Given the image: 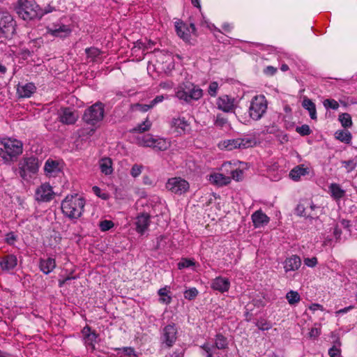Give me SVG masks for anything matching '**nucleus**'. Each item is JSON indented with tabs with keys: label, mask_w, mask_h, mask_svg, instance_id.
Wrapping results in <instances>:
<instances>
[{
	"label": "nucleus",
	"mask_w": 357,
	"mask_h": 357,
	"mask_svg": "<svg viewBox=\"0 0 357 357\" xmlns=\"http://www.w3.org/2000/svg\"><path fill=\"white\" fill-rule=\"evenodd\" d=\"M84 199L78 195H68L61 202L63 213L70 219H77L82 215Z\"/></svg>",
	"instance_id": "obj_1"
},
{
	"label": "nucleus",
	"mask_w": 357,
	"mask_h": 357,
	"mask_svg": "<svg viewBox=\"0 0 357 357\" xmlns=\"http://www.w3.org/2000/svg\"><path fill=\"white\" fill-rule=\"evenodd\" d=\"M16 12L24 20L40 19L44 15V12L38 5L28 0H19Z\"/></svg>",
	"instance_id": "obj_2"
},
{
	"label": "nucleus",
	"mask_w": 357,
	"mask_h": 357,
	"mask_svg": "<svg viewBox=\"0 0 357 357\" xmlns=\"http://www.w3.org/2000/svg\"><path fill=\"white\" fill-rule=\"evenodd\" d=\"M39 167V160L35 156L24 157L18 163V169L13 167L15 172H17L20 176L27 180L31 174H36Z\"/></svg>",
	"instance_id": "obj_3"
},
{
	"label": "nucleus",
	"mask_w": 357,
	"mask_h": 357,
	"mask_svg": "<svg viewBox=\"0 0 357 357\" xmlns=\"http://www.w3.org/2000/svg\"><path fill=\"white\" fill-rule=\"evenodd\" d=\"M203 95L202 90L191 82H186L181 85L176 93V96L186 102L191 100H197Z\"/></svg>",
	"instance_id": "obj_4"
},
{
	"label": "nucleus",
	"mask_w": 357,
	"mask_h": 357,
	"mask_svg": "<svg viewBox=\"0 0 357 357\" xmlns=\"http://www.w3.org/2000/svg\"><path fill=\"white\" fill-rule=\"evenodd\" d=\"M267 109V100L264 96H255L250 102L249 115L253 120H259Z\"/></svg>",
	"instance_id": "obj_5"
},
{
	"label": "nucleus",
	"mask_w": 357,
	"mask_h": 357,
	"mask_svg": "<svg viewBox=\"0 0 357 357\" xmlns=\"http://www.w3.org/2000/svg\"><path fill=\"white\" fill-rule=\"evenodd\" d=\"M104 105L96 102L86 109L83 115V120L87 123L95 126L101 121L104 117Z\"/></svg>",
	"instance_id": "obj_6"
},
{
	"label": "nucleus",
	"mask_w": 357,
	"mask_h": 357,
	"mask_svg": "<svg viewBox=\"0 0 357 357\" xmlns=\"http://www.w3.org/2000/svg\"><path fill=\"white\" fill-rule=\"evenodd\" d=\"M165 186L169 191L178 195L187 192L190 189L189 183L181 177L169 178Z\"/></svg>",
	"instance_id": "obj_7"
},
{
	"label": "nucleus",
	"mask_w": 357,
	"mask_h": 357,
	"mask_svg": "<svg viewBox=\"0 0 357 357\" xmlns=\"http://www.w3.org/2000/svg\"><path fill=\"white\" fill-rule=\"evenodd\" d=\"M15 22L8 13H0V37L11 38L15 33Z\"/></svg>",
	"instance_id": "obj_8"
},
{
	"label": "nucleus",
	"mask_w": 357,
	"mask_h": 357,
	"mask_svg": "<svg viewBox=\"0 0 357 357\" xmlns=\"http://www.w3.org/2000/svg\"><path fill=\"white\" fill-rule=\"evenodd\" d=\"M178 329L174 323L165 326L162 331L160 341L166 347H172L177 340Z\"/></svg>",
	"instance_id": "obj_9"
},
{
	"label": "nucleus",
	"mask_w": 357,
	"mask_h": 357,
	"mask_svg": "<svg viewBox=\"0 0 357 357\" xmlns=\"http://www.w3.org/2000/svg\"><path fill=\"white\" fill-rule=\"evenodd\" d=\"M1 144L4 147L6 153L12 157H15L17 158L22 153L23 144L19 140L4 139L3 141H1Z\"/></svg>",
	"instance_id": "obj_10"
},
{
	"label": "nucleus",
	"mask_w": 357,
	"mask_h": 357,
	"mask_svg": "<svg viewBox=\"0 0 357 357\" xmlns=\"http://www.w3.org/2000/svg\"><path fill=\"white\" fill-rule=\"evenodd\" d=\"M253 144L254 141L248 138L228 139L223 143L225 147L229 151L236 148L246 149L252 146Z\"/></svg>",
	"instance_id": "obj_11"
},
{
	"label": "nucleus",
	"mask_w": 357,
	"mask_h": 357,
	"mask_svg": "<svg viewBox=\"0 0 357 357\" xmlns=\"http://www.w3.org/2000/svg\"><path fill=\"white\" fill-rule=\"evenodd\" d=\"M150 215L147 213H141L135 218V225L136 226V231L141 234H143L148 229L151 220Z\"/></svg>",
	"instance_id": "obj_12"
},
{
	"label": "nucleus",
	"mask_w": 357,
	"mask_h": 357,
	"mask_svg": "<svg viewBox=\"0 0 357 357\" xmlns=\"http://www.w3.org/2000/svg\"><path fill=\"white\" fill-rule=\"evenodd\" d=\"M36 196L38 201H50L53 196V191L51 185L47 183L41 185V186L36 191Z\"/></svg>",
	"instance_id": "obj_13"
},
{
	"label": "nucleus",
	"mask_w": 357,
	"mask_h": 357,
	"mask_svg": "<svg viewBox=\"0 0 357 357\" xmlns=\"http://www.w3.org/2000/svg\"><path fill=\"white\" fill-rule=\"evenodd\" d=\"M59 119L64 124H74L77 119V115L70 108H63L61 109Z\"/></svg>",
	"instance_id": "obj_14"
},
{
	"label": "nucleus",
	"mask_w": 357,
	"mask_h": 357,
	"mask_svg": "<svg viewBox=\"0 0 357 357\" xmlns=\"http://www.w3.org/2000/svg\"><path fill=\"white\" fill-rule=\"evenodd\" d=\"M36 88L33 83L18 84L17 93L20 98H29L35 93Z\"/></svg>",
	"instance_id": "obj_15"
},
{
	"label": "nucleus",
	"mask_w": 357,
	"mask_h": 357,
	"mask_svg": "<svg viewBox=\"0 0 357 357\" xmlns=\"http://www.w3.org/2000/svg\"><path fill=\"white\" fill-rule=\"evenodd\" d=\"M230 287L229 280L227 278L217 277L215 278L211 284V287L220 292H225L227 291Z\"/></svg>",
	"instance_id": "obj_16"
},
{
	"label": "nucleus",
	"mask_w": 357,
	"mask_h": 357,
	"mask_svg": "<svg viewBox=\"0 0 357 357\" xmlns=\"http://www.w3.org/2000/svg\"><path fill=\"white\" fill-rule=\"evenodd\" d=\"M171 126L174 129L175 132L181 135L185 132L186 128L189 126V123L184 117H176L172 119Z\"/></svg>",
	"instance_id": "obj_17"
},
{
	"label": "nucleus",
	"mask_w": 357,
	"mask_h": 357,
	"mask_svg": "<svg viewBox=\"0 0 357 357\" xmlns=\"http://www.w3.org/2000/svg\"><path fill=\"white\" fill-rule=\"evenodd\" d=\"M317 206L314 204H311L309 208L305 207V206L302 204H299L297 205L296 208V213L297 215L303 216L309 218H314L317 215V213H312Z\"/></svg>",
	"instance_id": "obj_18"
},
{
	"label": "nucleus",
	"mask_w": 357,
	"mask_h": 357,
	"mask_svg": "<svg viewBox=\"0 0 357 357\" xmlns=\"http://www.w3.org/2000/svg\"><path fill=\"white\" fill-rule=\"evenodd\" d=\"M44 170L47 176H55L61 172L59 162L56 160H47L45 162Z\"/></svg>",
	"instance_id": "obj_19"
},
{
	"label": "nucleus",
	"mask_w": 357,
	"mask_h": 357,
	"mask_svg": "<svg viewBox=\"0 0 357 357\" xmlns=\"http://www.w3.org/2000/svg\"><path fill=\"white\" fill-rule=\"evenodd\" d=\"M47 32L54 36L64 38L70 34V29L64 24L60 26L54 25L52 28H47Z\"/></svg>",
	"instance_id": "obj_20"
},
{
	"label": "nucleus",
	"mask_w": 357,
	"mask_h": 357,
	"mask_svg": "<svg viewBox=\"0 0 357 357\" xmlns=\"http://www.w3.org/2000/svg\"><path fill=\"white\" fill-rule=\"evenodd\" d=\"M301 265V260L297 255H292L284 261V270L286 272L298 270Z\"/></svg>",
	"instance_id": "obj_21"
},
{
	"label": "nucleus",
	"mask_w": 357,
	"mask_h": 357,
	"mask_svg": "<svg viewBox=\"0 0 357 357\" xmlns=\"http://www.w3.org/2000/svg\"><path fill=\"white\" fill-rule=\"evenodd\" d=\"M17 257L13 255H6L0 261V266L3 271L12 270L17 266Z\"/></svg>",
	"instance_id": "obj_22"
},
{
	"label": "nucleus",
	"mask_w": 357,
	"mask_h": 357,
	"mask_svg": "<svg viewBox=\"0 0 357 357\" xmlns=\"http://www.w3.org/2000/svg\"><path fill=\"white\" fill-rule=\"evenodd\" d=\"M175 28L177 35L185 42H189L190 33L189 28L183 22L179 21L175 23Z\"/></svg>",
	"instance_id": "obj_23"
},
{
	"label": "nucleus",
	"mask_w": 357,
	"mask_h": 357,
	"mask_svg": "<svg viewBox=\"0 0 357 357\" xmlns=\"http://www.w3.org/2000/svg\"><path fill=\"white\" fill-rule=\"evenodd\" d=\"M217 107L223 112H229L234 107L233 100L228 96H223L217 100Z\"/></svg>",
	"instance_id": "obj_24"
},
{
	"label": "nucleus",
	"mask_w": 357,
	"mask_h": 357,
	"mask_svg": "<svg viewBox=\"0 0 357 357\" xmlns=\"http://www.w3.org/2000/svg\"><path fill=\"white\" fill-rule=\"evenodd\" d=\"M252 220L255 227H261L269 222V218L261 211L255 212L252 215Z\"/></svg>",
	"instance_id": "obj_25"
},
{
	"label": "nucleus",
	"mask_w": 357,
	"mask_h": 357,
	"mask_svg": "<svg viewBox=\"0 0 357 357\" xmlns=\"http://www.w3.org/2000/svg\"><path fill=\"white\" fill-rule=\"evenodd\" d=\"M56 266L55 260L52 258H47L46 259H40V268L45 274H48L52 272Z\"/></svg>",
	"instance_id": "obj_26"
},
{
	"label": "nucleus",
	"mask_w": 357,
	"mask_h": 357,
	"mask_svg": "<svg viewBox=\"0 0 357 357\" xmlns=\"http://www.w3.org/2000/svg\"><path fill=\"white\" fill-rule=\"evenodd\" d=\"M231 180V178L230 176H227L220 173H216L211 176V182L218 185H226L230 183Z\"/></svg>",
	"instance_id": "obj_27"
},
{
	"label": "nucleus",
	"mask_w": 357,
	"mask_h": 357,
	"mask_svg": "<svg viewBox=\"0 0 357 357\" xmlns=\"http://www.w3.org/2000/svg\"><path fill=\"white\" fill-rule=\"evenodd\" d=\"M302 106L304 109L309 112L310 116L312 119L316 120L317 110L315 104L309 98H305L302 102Z\"/></svg>",
	"instance_id": "obj_28"
},
{
	"label": "nucleus",
	"mask_w": 357,
	"mask_h": 357,
	"mask_svg": "<svg viewBox=\"0 0 357 357\" xmlns=\"http://www.w3.org/2000/svg\"><path fill=\"white\" fill-rule=\"evenodd\" d=\"M137 144L143 147L153 148L154 137L151 135H143L137 137Z\"/></svg>",
	"instance_id": "obj_29"
},
{
	"label": "nucleus",
	"mask_w": 357,
	"mask_h": 357,
	"mask_svg": "<svg viewBox=\"0 0 357 357\" xmlns=\"http://www.w3.org/2000/svg\"><path fill=\"white\" fill-rule=\"evenodd\" d=\"M99 165L102 173L105 174V175H109L112 173V162L110 158H102L99 162Z\"/></svg>",
	"instance_id": "obj_30"
},
{
	"label": "nucleus",
	"mask_w": 357,
	"mask_h": 357,
	"mask_svg": "<svg viewBox=\"0 0 357 357\" xmlns=\"http://www.w3.org/2000/svg\"><path fill=\"white\" fill-rule=\"evenodd\" d=\"M307 173V169L303 167V165H298L290 171L289 176L294 181H298L301 176H304Z\"/></svg>",
	"instance_id": "obj_31"
},
{
	"label": "nucleus",
	"mask_w": 357,
	"mask_h": 357,
	"mask_svg": "<svg viewBox=\"0 0 357 357\" xmlns=\"http://www.w3.org/2000/svg\"><path fill=\"white\" fill-rule=\"evenodd\" d=\"M329 190L331 196L335 199H340L345 195V191L337 183H331L329 186Z\"/></svg>",
	"instance_id": "obj_32"
},
{
	"label": "nucleus",
	"mask_w": 357,
	"mask_h": 357,
	"mask_svg": "<svg viewBox=\"0 0 357 357\" xmlns=\"http://www.w3.org/2000/svg\"><path fill=\"white\" fill-rule=\"evenodd\" d=\"M335 137L345 144H349L351 141V134L348 130H339L335 132Z\"/></svg>",
	"instance_id": "obj_33"
},
{
	"label": "nucleus",
	"mask_w": 357,
	"mask_h": 357,
	"mask_svg": "<svg viewBox=\"0 0 357 357\" xmlns=\"http://www.w3.org/2000/svg\"><path fill=\"white\" fill-rule=\"evenodd\" d=\"M169 146V142L163 138H154L153 140V149H156L158 151H165Z\"/></svg>",
	"instance_id": "obj_34"
},
{
	"label": "nucleus",
	"mask_w": 357,
	"mask_h": 357,
	"mask_svg": "<svg viewBox=\"0 0 357 357\" xmlns=\"http://www.w3.org/2000/svg\"><path fill=\"white\" fill-rule=\"evenodd\" d=\"M215 348L218 349H225L227 348L228 342L227 338L222 334H218L215 338Z\"/></svg>",
	"instance_id": "obj_35"
},
{
	"label": "nucleus",
	"mask_w": 357,
	"mask_h": 357,
	"mask_svg": "<svg viewBox=\"0 0 357 357\" xmlns=\"http://www.w3.org/2000/svg\"><path fill=\"white\" fill-rule=\"evenodd\" d=\"M286 298L287 299L289 305H294L300 301L301 296L297 291L290 290L286 294Z\"/></svg>",
	"instance_id": "obj_36"
},
{
	"label": "nucleus",
	"mask_w": 357,
	"mask_h": 357,
	"mask_svg": "<svg viewBox=\"0 0 357 357\" xmlns=\"http://www.w3.org/2000/svg\"><path fill=\"white\" fill-rule=\"evenodd\" d=\"M338 119L342 127L344 128H350L352 126L351 116L348 113H342L340 114Z\"/></svg>",
	"instance_id": "obj_37"
},
{
	"label": "nucleus",
	"mask_w": 357,
	"mask_h": 357,
	"mask_svg": "<svg viewBox=\"0 0 357 357\" xmlns=\"http://www.w3.org/2000/svg\"><path fill=\"white\" fill-rule=\"evenodd\" d=\"M119 354H121V357H137L135 349L132 347H123L122 349H119Z\"/></svg>",
	"instance_id": "obj_38"
},
{
	"label": "nucleus",
	"mask_w": 357,
	"mask_h": 357,
	"mask_svg": "<svg viewBox=\"0 0 357 357\" xmlns=\"http://www.w3.org/2000/svg\"><path fill=\"white\" fill-rule=\"evenodd\" d=\"M97 334L95 332L89 333L85 337V344L87 347H89L91 349H95L94 342L96 341Z\"/></svg>",
	"instance_id": "obj_39"
},
{
	"label": "nucleus",
	"mask_w": 357,
	"mask_h": 357,
	"mask_svg": "<svg viewBox=\"0 0 357 357\" xmlns=\"http://www.w3.org/2000/svg\"><path fill=\"white\" fill-rule=\"evenodd\" d=\"M158 294L160 296V301L165 304L171 303L172 298L167 295V290L166 288H161L158 291Z\"/></svg>",
	"instance_id": "obj_40"
},
{
	"label": "nucleus",
	"mask_w": 357,
	"mask_h": 357,
	"mask_svg": "<svg viewBox=\"0 0 357 357\" xmlns=\"http://www.w3.org/2000/svg\"><path fill=\"white\" fill-rule=\"evenodd\" d=\"M255 325L261 331H268L272 327L271 324L264 319H260L257 320L255 323Z\"/></svg>",
	"instance_id": "obj_41"
},
{
	"label": "nucleus",
	"mask_w": 357,
	"mask_h": 357,
	"mask_svg": "<svg viewBox=\"0 0 357 357\" xmlns=\"http://www.w3.org/2000/svg\"><path fill=\"white\" fill-rule=\"evenodd\" d=\"M151 126V123L149 120H146L142 123L139 124L137 127L134 128L135 131H138L139 132H144L150 129Z\"/></svg>",
	"instance_id": "obj_42"
},
{
	"label": "nucleus",
	"mask_w": 357,
	"mask_h": 357,
	"mask_svg": "<svg viewBox=\"0 0 357 357\" xmlns=\"http://www.w3.org/2000/svg\"><path fill=\"white\" fill-rule=\"evenodd\" d=\"M324 106L326 109H337L339 108L338 102L334 99H326L324 101Z\"/></svg>",
	"instance_id": "obj_43"
},
{
	"label": "nucleus",
	"mask_w": 357,
	"mask_h": 357,
	"mask_svg": "<svg viewBox=\"0 0 357 357\" xmlns=\"http://www.w3.org/2000/svg\"><path fill=\"white\" fill-rule=\"evenodd\" d=\"M198 294V291L195 287L190 288L184 292V297L188 300H193Z\"/></svg>",
	"instance_id": "obj_44"
},
{
	"label": "nucleus",
	"mask_w": 357,
	"mask_h": 357,
	"mask_svg": "<svg viewBox=\"0 0 357 357\" xmlns=\"http://www.w3.org/2000/svg\"><path fill=\"white\" fill-rule=\"evenodd\" d=\"M296 131L302 136L309 135L312 132L310 126L306 124L296 127Z\"/></svg>",
	"instance_id": "obj_45"
},
{
	"label": "nucleus",
	"mask_w": 357,
	"mask_h": 357,
	"mask_svg": "<svg viewBox=\"0 0 357 357\" xmlns=\"http://www.w3.org/2000/svg\"><path fill=\"white\" fill-rule=\"evenodd\" d=\"M347 172L353 171L356 166V162L354 160H345L342 162Z\"/></svg>",
	"instance_id": "obj_46"
},
{
	"label": "nucleus",
	"mask_w": 357,
	"mask_h": 357,
	"mask_svg": "<svg viewBox=\"0 0 357 357\" xmlns=\"http://www.w3.org/2000/svg\"><path fill=\"white\" fill-rule=\"evenodd\" d=\"M99 227L101 231H105L112 228L114 227V223L111 220H105L100 222Z\"/></svg>",
	"instance_id": "obj_47"
},
{
	"label": "nucleus",
	"mask_w": 357,
	"mask_h": 357,
	"mask_svg": "<svg viewBox=\"0 0 357 357\" xmlns=\"http://www.w3.org/2000/svg\"><path fill=\"white\" fill-rule=\"evenodd\" d=\"M85 52L87 54V56L91 57L92 59L97 57L100 54V51L96 47L86 48Z\"/></svg>",
	"instance_id": "obj_48"
},
{
	"label": "nucleus",
	"mask_w": 357,
	"mask_h": 357,
	"mask_svg": "<svg viewBox=\"0 0 357 357\" xmlns=\"http://www.w3.org/2000/svg\"><path fill=\"white\" fill-rule=\"evenodd\" d=\"M201 348L204 351V355L206 356V357H213V349L214 348L213 346H211L209 344L206 343L201 346Z\"/></svg>",
	"instance_id": "obj_49"
},
{
	"label": "nucleus",
	"mask_w": 357,
	"mask_h": 357,
	"mask_svg": "<svg viewBox=\"0 0 357 357\" xmlns=\"http://www.w3.org/2000/svg\"><path fill=\"white\" fill-rule=\"evenodd\" d=\"M143 169V166L141 165L135 164L134 165L130 170V174L132 177H137L141 173Z\"/></svg>",
	"instance_id": "obj_50"
},
{
	"label": "nucleus",
	"mask_w": 357,
	"mask_h": 357,
	"mask_svg": "<svg viewBox=\"0 0 357 357\" xmlns=\"http://www.w3.org/2000/svg\"><path fill=\"white\" fill-rule=\"evenodd\" d=\"M194 261L188 259H183L178 264V269H183L184 268H188L192 265H194Z\"/></svg>",
	"instance_id": "obj_51"
},
{
	"label": "nucleus",
	"mask_w": 357,
	"mask_h": 357,
	"mask_svg": "<svg viewBox=\"0 0 357 357\" xmlns=\"http://www.w3.org/2000/svg\"><path fill=\"white\" fill-rule=\"evenodd\" d=\"M231 178L235 181H239L242 179L243 172L241 169H236L235 170L231 171Z\"/></svg>",
	"instance_id": "obj_52"
},
{
	"label": "nucleus",
	"mask_w": 357,
	"mask_h": 357,
	"mask_svg": "<svg viewBox=\"0 0 357 357\" xmlns=\"http://www.w3.org/2000/svg\"><path fill=\"white\" fill-rule=\"evenodd\" d=\"M218 84L216 82H213L209 84L208 92L211 96H215Z\"/></svg>",
	"instance_id": "obj_53"
},
{
	"label": "nucleus",
	"mask_w": 357,
	"mask_h": 357,
	"mask_svg": "<svg viewBox=\"0 0 357 357\" xmlns=\"http://www.w3.org/2000/svg\"><path fill=\"white\" fill-rule=\"evenodd\" d=\"M304 264L308 267H314L317 264V258L315 257L305 258L304 259Z\"/></svg>",
	"instance_id": "obj_54"
},
{
	"label": "nucleus",
	"mask_w": 357,
	"mask_h": 357,
	"mask_svg": "<svg viewBox=\"0 0 357 357\" xmlns=\"http://www.w3.org/2000/svg\"><path fill=\"white\" fill-rule=\"evenodd\" d=\"M227 121L226 119L223 118L220 115H218L214 123L216 126L222 128L227 123Z\"/></svg>",
	"instance_id": "obj_55"
},
{
	"label": "nucleus",
	"mask_w": 357,
	"mask_h": 357,
	"mask_svg": "<svg viewBox=\"0 0 357 357\" xmlns=\"http://www.w3.org/2000/svg\"><path fill=\"white\" fill-rule=\"evenodd\" d=\"M328 354L331 357H340L341 354V350L340 348L332 347L328 350Z\"/></svg>",
	"instance_id": "obj_56"
},
{
	"label": "nucleus",
	"mask_w": 357,
	"mask_h": 357,
	"mask_svg": "<svg viewBox=\"0 0 357 357\" xmlns=\"http://www.w3.org/2000/svg\"><path fill=\"white\" fill-rule=\"evenodd\" d=\"M135 108L142 112H147L149 109H150L151 108L153 107V106L151 105V104H149V105H146V104H136L135 105Z\"/></svg>",
	"instance_id": "obj_57"
},
{
	"label": "nucleus",
	"mask_w": 357,
	"mask_h": 357,
	"mask_svg": "<svg viewBox=\"0 0 357 357\" xmlns=\"http://www.w3.org/2000/svg\"><path fill=\"white\" fill-rule=\"evenodd\" d=\"M16 241V236L13 233L10 232L7 234L6 237V241L9 245L14 244L15 241Z\"/></svg>",
	"instance_id": "obj_58"
},
{
	"label": "nucleus",
	"mask_w": 357,
	"mask_h": 357,
	"mask_svg": "<svg viewBox=\"0 0 357 357\" xmlns=\"http://www.w3.org/2000/svg\"><path fill=\"white\" fill-rule=\"evenodd\" d=\"M276 72H277V68H274L273 66H267L264 70V74H266V75H269V76H272V75H275V73Z\"/></svg>",
	"instance_id": "obj_59"
},
{
	"label": "nucleus",
	"mask_w": 357,
	"mask_h": 357,
	"mask_svg": "<svg viewBox=\"0 0 357 357\" xmlns=\"http://www.w3.org/2000/svg\"><path fill=\"white\" fill-rule=\"evenodd\" d=\"M333 336H335V340H333V347L340 348L341 347V342L340 340V337L337 333L335 332L331 333V337H333Z\"/></svg>",
	"instance_id": "obj_60"
},
{
	"label": "nucleus",
	"mask_w": 357,
	"mask_h": 357,
	"mask_svg": "<svg viewBox=\"0 0 357 357\" xmlns=\"http://www.w3.org/2000/svg\"><path fill=\"white\" fill-rule=\"evenodd\" d=\"M2 159L3 160L5 163H10L17 160L15 157H12L11 155H8V153L5 154L3 153L1 155Z\"/></svg>",
	"instance_id": "obj_61"
},
{
	"label": "nucleus",
	"mask_w": 357,
	"mask_h": 357,
	"mask_svg": "<svg viewBox=\"0 0 357 357\" xmlns=\"http://www.w3.org/2000/svg\"><path fill=\"white\" fill-rule=\"evenodd\" d=\"M320 335V330L317 328H311L309 332L310 337L316 338Z\"/></svg>",
	"instance_id": "obj_62"
},
{
	"label": "nucleus",
	"mask_w": 357,
	"mask_h": 357,
	"mask_svg": "<svg viewBox=\"0 0 357 357\" xmlns=\"http://www.w3.org/2000/svg\"><path fill=\"white\" fill-rule=\"evenodd\" d=\"M164 100L163 96H157L153 100L151 101V105L153 107L157 103L162 102Z\"/></svg>",
	"instance_id": "obj_63"
},
{
	"label": "nucleus",
	"mask_w": 357,
	"mask_h": 357,
	"mask_svg": "<svg viewBox=\"0 0 357 357\" xmlns=\"http://www.w3.org/2000/svg\"><path fill=\"white\" fill-rule=\"evenodd\" d=\"M319 309H320L321 310H324L323 306L319 304H317V303L312 304L310 306V310H311L312 311H316Z\"/></svg>",
	"instance_id": "obj_64"
}]
</instances>
